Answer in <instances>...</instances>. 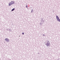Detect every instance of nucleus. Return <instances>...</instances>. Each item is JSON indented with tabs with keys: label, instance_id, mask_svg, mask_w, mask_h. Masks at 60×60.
Listing matches in <instances>:
<instances>
[{
	"label": "nucleus",
	"instance_id": "14",
	"mask_svg": "<svg viewBox=\"0 0 60 60\" xmlns=\"http://www.w3.org/2000/svg\"><path fill=\"white\" fill-rule=\"evenodd\" d=\"M11 5H12V4H11Z\"/></svg>",
	"mask_w": 60,
	"mask_h": 60
},
{
	"label": "nucleus",
	"instance_id": "4",
	"mask_svg": "<svg viewBox=\"0 0 60 60\" xmlns=\"http://www.w3.org/2000/svg\"><path fill=\"white\" fill-rule=\"evenodd\" d=\"M41 22H42V23H43H43H44V20H43V19H41Z\"/></svg>",
	"mask_w": 60,
	"mask_h": 60
},
{
	"label": "nucleus",
	"instance_id": "6",
	"mask_svg": "<svg viewBox=\"0 0 60 60\" xmlns=\"http://www.w3.org/2000/svg\"><path fill=\"white\" fill-rule=\"evenodd\" d=\"M14 10H15V8H14L12 10H11V11H14Z\"/></svg>",
	"mask_w": 60,
	"mask_h": 60
},
{
	"label": "nucleus",
	"instance_id": "1",
	"mask_svg": "<svg viewBox=\"0 0 60 60\" xmlns=\"http://www.w3.org/2000/svg\"><path fill=\"white\" fill-rule=\"evenodd\" d=\"M47 43L46 44V45L47 46H49L50 45V42H49V41L47 40Z\"/></svg>",
	"mask_w": 60,
	"mask_h": 60
},
{
	"label": "nucleus",
	"instance_id": "8",
	"mask_svg": "<svg viewBox=\"0 0 60 60\" xmlns=\"http://www.w3.org/2000/svg\"><path fill=\"white\" fill-rule=\"evenodd\" d=\"M33 10L32 9V10L31 11V12H33Z\"/></svg>",
	"mask_w": 60,
	"mask_h": 60
},
{
	"label": "nucleus",
	"instance_id": "12",
	"mask_svg": "<svg viewBox=\"0 0 60 60\" xmlns=\"http://www.w3.org/2000/svg\"><path fill=\"white\" fill-rule=\"evenodd\" d=\"M40 24L41 25V26L42 25V23H40Z\"/></svg>",
	"mask_w": 60,
	"mask_h": 60
},
{
	"label": "nucleus",
	"instance_id": "9",
	"mask_svg": "<svg viewBox=\"0 0 60 60\" xmlns=\"http://www.w3.org/2000/svg\"><path fill=\"white\" fill-rule=\"evenodd\" d=\"M27 5V6H26V8H27V7H28V6H27V5Z\"/></svg>",
	"mask_w": 60,
	"mask_h": 60
},
{
	"label": "nucleus",
	"instance_id": "10",
	"mask_svg": "<svg viewBox=\"0 0 60 60\" xmlns=\"http://www.w3.org/2000/svg\"><path fill=\"white\" fill-rule=\"evenodd\" d=\"M22 34H24V33L23 32L22 33Z\"/></svg>",
	"mask_w": 60,
	"mask_h": 60
},
{
	"label": "nucleus",
	"instance_id": "2",
	"mask_svg": "<svg viewBox=\"0 0 60 60\" xmlns=\"http://www.w3.org/2000/svg\"><path fill=\"white\" fill-rule=\"evenodd\" d=\"M56 17L57 21H59V22H60V19H59V18L58 16L57 15H56Z\"/></svg>",
	"mask_w": 60,
	"mask_h": 60
},
{
	"label": "nucleus",
	"instance_id": "11",
	"mask_svg": "<svg viewBox=\"0 0 60 60\" xmlns=\"http://www.w3.org/2000/svg\"><path fill=\"white\" fill-rule=\"evenodd\" d=\"M43 36H45V34H43Z\"/></svg>",
	"mask_w": 60,
	"mask_h": 60
},
{
	"label": "nucleus",
	"instance_id": "7",
	"mask_svg": "<svg viewBox=\"0 0 60 60\" xmlns=\"http://www.w3.org/2000/svg\"><path fill=\"white\" fill-rule=\"evenodd\" d=\"M11 3H9V6H11Z\"/></svg>",
	"mask_w": 60,
	"mask_h": 60
},
{
	"label": "nucleus",
	"instance_id": "15",
	"mask_svg": "<svg viewBox=\"0 0 60 60\" xmlns=\"http://www.w3.org/2000/svg\"><path fill=\"white\" fill-rule=\"evenodd\" d=\"M19 37H20V36H19Z\"/></svg>",
	"mask_w": 60,
	"mask_h": 60
},
{
	"label": "nucleus",
	"instance_id": "5",
	"mask_svg": "<svg viewBox=\"0 0 60 60\" xmlns=\"http://www.w3.org/2000/svg\"><path fill=\"white\" fill-rule=\"evenodd\" d=\"M11 4H14V2L11 1Z\"/></svg>",
	"mask_w": 60,
	"mask_h": 60
},
{
	"label": "nucleus",
	"instance_id": "13",
	"mask_svg": "<svg viewBox=\"0 0 60 60\" xmlns=\"http://www.w3.org/2000/svg\"><path fill=\"white\" fill-rule=\"evenodd\" d=\"M11 2H10L9 4H11Z\"/></svg>",
	"mask_w": 60,
	"mask_h": 60
},
{
	"label": "nucleus",
	"instance_id": "3",
	"mask_svg": "<svg viewBox=\"0 0 60 60\" xmlns=\"http://www.w3.org/2000/svg\"><path fill=\"white\" fill-rule=\"evenodd\" d=\"M5 40L7 42H9L10 41V40L8 39V38H6L5 39Z\"/></svg>",
	"mask_w": 60,
	"mask_h": 60
}]
</instances>
